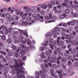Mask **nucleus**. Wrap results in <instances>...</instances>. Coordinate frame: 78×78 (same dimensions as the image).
<instances>
[{"label": "nucleus", "mask_w": 78, "mask_h": 78, "mask_svg": "<svg viewBox=\"0 0 78 78\" xmlns=\"http://www.w3.org/2000/svg\"><path fill=\"white\" fill-rule=\"evenodd\" d=\"M18 66L15 65L14 66L12 65L10 66L11 69H13L14 67H15L14 70L16 71L17 75H19L20 73L23 74L24 73V70H25V69L23 67L22 68V66L25 64V62H22L21 60H19L18 61Z\"/></svg>", "instance_id": "nucleus-1"}, {"label": "nucleus", "mask_w": 78, "mask_h": 78, "mask_svg": "<svg viewBox=\"0 0 78 78\" xmlns=\"http://www.w3.org/2000/svg\"><path fill=\"white\" fill-rule=\"evenodd\" d=\"M27 44L29 46H30L29 47L27 48L23 44H21V46L22 47V50L23 52H25L26 51V50H27V51L29 52L30 51V49H29L28 48H30L31 50H33L34 49H35V46L33 45H31V43L30 41H28Z\"/></svg>", "instance_id": "nucleus-2"}, {"label": "nucleus", "mask_w": 78, "mask_h": 78, "mask_svg": "<svg viewBox=\"0 0 78 78\" xmlns=\"http://www.w3.org/2000/svg\"><path fill=\"white\" fill-rule=\"evenodd\" d=\"M37 16L38 17V18H36L35 19V20H40V22H44V20H43V17H42V16H40V14L39 13H37Z\"/></svg>", "instance_id": "nucleus-3"}, {"label": "nucleus", "mask_w": 78, "mask_h": 78, "mask_svg": "<svg viewBox=\"0 0 78 78\" xmlns=\"http://www.w3.org/2000/svg\"><path fill=\"white\" fill-rule=\"evenodd\" d=\"M9 20L10 21H12L13 20H19V18L17 17L16 15H14L13 16V18H10Z\"/></svg>", "instance_id": "nucleus-4"}, {"label": "nucleus", "mask_w": 78, "mask_h": 78, "mask_svg": "<svg viewBox=\"0 0 78 78\" xmlns=\"http://www.w3.org/2000/svg\"><path fill=\"white\" fill-rule=\"evenodd\" d=\"M67 16V15L63 14L62 15H59V17L60 19H64V18H66Z\"/></svg>", "instance_id": "nucleus-5"}, {"label": "nucleus", "mask_w": 78, "mask_h": 78, "mask_svg": "<svg viewBox=\"0 0 78 78\" xmlns=\"http://www.w3.org/2000/svg\"><path fill=\"white\" fill-rule=\"evenodd\" d=\"M70 23L71 25H72V26H73V25H75V21H71L67 23V24L68 25V26L69 27H70Z\"/></svg>", "instance_id": "nucleus-6"}, {"label": "nucleus", "mask_w": 78, "mask_h": 78, "mask_svg": "<svg viewBox=\"0 0 78 78\" xmlns=\"http://www.w3.org/2000/svg\"><path fill=\"white\" fill-rule=\"evenodd\" d=\"M35 75H36L35 78H39V76L41 74L39 72L37 71H36L35 72Z\"/></svg>", "instance_id": "nucleus-7"}, {"label": "nucleus", "mask_w": 78, "mask_h": 78, "mask_svg": "<svg viewBox=\"0 0 78 78\" xmlns=\"http://www.w3.org/2000/svg\"><path fill=\"white\" fill-rule=\"evenodd\" d=\"M20 25L22 26H24L25 25V21H24V20H20Z\"/></svg>", "instance_id": "nucleus-8"}, {"label": "nucleus", "mask_w": 78, "mask_h": 78, "mask_svg": "<svg viewBox=\"0 0 78 78\" xmlns=\"http://www.w3.org/2000/svg\"><path fill=\"white\" fill-rule=\"evenodd\" d=\"M32 16V17L34 18L35 19H36L37 18V16H36L35 14H32L31 13H30L28 14V16Z\"/></svg>", "instance_id": "nucleus-9"}, {"label": "nucleus", "mask_w": 78, "mask_h": 78, "mask_svg": "<svg viewBox=\"0 0 78 78\" xmlns=\"http://www.w3.org/2000/svg\"><path fill=\"white\" fill-rule=\"evenodd\" d=\"M41 7L42 8H44V9H46L47 8V4H42L41 5Z\"/></svg>", "instance_id": "nucleus-10"}, {"label": "nucleus", "mask_w": 78, "mask_h": 78, "mask_svg": "<svg viewBox=\"0 0 78 78\" xmlns=\"http://www.w3.org/2000/svg\"><path fill=\"white\" fill-rule=\"evenodd\" d=\"M52 34L53 35H54V37H57V32L56 30H54L52 32Z\"/></svg>", "instance_id": "nucleus-11"}, {"label": "nucleus", "mask_w": 78, "mask_h": 78, "mask_svg": "<svg viewBox=\"0 0 78 78\" xmlns=\"http://www.w3.org/2000/svg\"><path fill=\"white\" fill-rule=\"evenodd\" d=\"M27 41V39L25 38H22L21 40L22 43L23 44L25 45L26 44V42Z\"/></svg>", "instance_id": "nucleus-12"}, {"label": "nucleus", "mask_w": 78, "mask_h": 78, "mask_svg": "<svg viewBox=\"0 0 78 78\" xmlns=\"http://www.w3.org/2000/svg\"><path fill=\"white\" fill-rule=\"evenodd\" d=\"M14 30H17V31L13 32H14V34H18V33H19V30H20L18 28H14Z\"/></svg>", "instance_id": "nucleus-13"}, {"label": "nucleus", "mask_w": 78, "mask_h": 78, "mask_svg": "<svg viewBox=\"0 0 78 78\" xmlns=\"http://www.w3.org/2000/svg\"><path fill=\"white\" fill-rule=\"evenodd\" d=\"M16 15H20V13L22 14L21 12L18 10H16Z\"/></svg>", "instance_id": "nucleus-14"}, {"label": "nucleus", "mask_w": 78, "mask_h": 78, "mask_svg": "<svg viewBox=\"0 0 78 78\" xmlns=\"http://www.w3.org/2000/svg\"><path fill=\"white\" fill-rule=\"evenodd\" d=\"M8 67L7 66H5L4 68V71L5 72H8Z\"/></svg>", "instance_id": "nucleus-15"}, {"label": "nucleus", "mask_w": 78, "mask_h": 78, "mask_svg": "<svg viewBox=\"0 0 78 78\" xmlns=\"http://www.w3.org/2000/svg\"><path fill=\"white\" fill-rule=\"evenodd\" d=\"M59 28H58V27H55V28L54 30L55 31H57V32H59L60 31V30H59Z\"/></svg>", "instance_id": "nucleus-16"}, {"label": "nucleus", "mask_w": 78, "mask_h": 78, "mask_svg": "<svg viewBox=\"0 0 78 78\" xmlns=\"http://www.w3.org/2000/svg\"><path fill=\"white\" fill-rule=\"evenodd\" d=\"M62 5L63 6H66V7L68 8H69L70 6V5H67V4H66L65 3H62Z\"/></svg>", "instance_id": "nucleus-17"}, {"label": "nucleus", "mask_w": 78, "mask_h": 78, "mask_svg": "<svg viewBox=\"0 0 78 78\" xmlns=\"http://www.w3.org/2000/svg\"><path fill=\"white\" fill-rule=\"evenodd\" d=\"M12 30V27H10L9 28V31H8L7 30V34H8V33H9L10 34H11L12 31L10 30Z\"/></svg>", "instance_id": "nucleus-18"}, {"label": "nucleus", "mask_w": 78, "mask_h": 78, "mask_svg": "<svg viewBox=\"0 0 78 78\" xmlns=\"http://www.w3.org/2000/svg\"><path fill=\"white\" fill-rule=\"evenodd\" d=\"M31 9L29 7H28L27 9L26 10V11L27 13L30 12L31 11Z\"/></svg>", "instance_id": "nucleus-19"}, {"label": "nucleus", "mask_w": 78, "mask_h": 78, "mask_svg": "<svg viewBox=\"0 0 78 78\" xmlns=\"http://www.w3.org/2000/svg\"><path fill=\"white\" fill-rule=\"evenodd\" d=\"M10 15L9 13H7L5 14V17L7 19H9L10 17Z\"/></svg>", "instance_id": "nucleus-20"}, {"label": "nucleus", "mask_w": 78, "mask_h": 78, "mask_svg": "<svg viewBox=\"0 0 78 78\" xmlns=\"http://www.w3.org/2000/svg\"><path fill=\"white\" fill-rule=\"evenodd\" d=\"M73 43L74 45H78V42L75 40H74L73 42Z\"/></svg>", "instance_id": "nucleus-21"}, {"label": "nucleus", "mask_w": 78, "mask_h": 78, "mask_svg": "<svg viewBox=\"0 0 78 78\" xmlns=\"http://www.w3.org/2000/svg\"><path fill=\"white\" fill-rule=\"evenodd\" d=\"M76 51L75 49H73L72 51V53H71L72 54H73L74 55H75V54H76Z\"/></svg>", "instance_id": "nucleus-22"}, {"label": "nucleus", "mask_w": 78, "mask_h": 78, "mask_svg": "<svg viewBox=\"0 0 78 78\" xmlns=\"http://www.w3.org/2000/svg\"><path fill=\"white\" fill-rule=\"evenodd\" d=\"M7 53H8V55L9 56H12V55H13L12 52L10 51H9Z\"/></svg>", "instance_id": "nucleus-23"}, {"label": "nucleus", "mask_w": 78, "mask_h": 78, "mask_svg": "<svg viewBox=\"0 0 78 78\" xmlns=\"http://www.w3.org/2000/svg\"><path fill=\"white\" fill-rule=\"evenodd\" d=\"M26 20L27 21H28L29 22H30L31 20V18L30 16H28L26 18Z\"/></svg>", "instance_id": "nucleus-24"}, {"label": "nucleus", "mask_w": 78, "mask_h": 78, "mask_svg": "<svg viewBox=\"0 0 78 78\" xmlns=\"http://www.w3.org/2000/svg\"><path fill=\"white\" fill-rule=\"evenodd\" d=\"M55 22V20H51L48 21V22H47L45 21V23H51V22Z\"/></svg>", "instance_id": "nucleus-25"}, {"label": "nucleus", "mask_w": 78, "mask_h": 78, "mask_svg": "<svg viewBox=\"0 0 78 78\" xmlns=\"http://www.w3.org/2000/svg\"><path fill=\"white\" fill-rule=\"evenodd\" d=\"M58 40H57V42H58V45L59 46L60 45L59 44V40L60 39V37H59L57 38Z\"/></svg>", "instance_id": "nucleus-26"}, {"label": "nucleus", "mask_w": 78, "mask_h": 78, "mask_svg": "<svg viewBox=\"0 0 78 78\" xmlns=\"http://www.w3.org/2000/svg\"><path fill=\"white\" fill-rule=\"evenodd\" d=\"M48 71V69L46 68H44L43 69V72L44 73H46Z\"/></svg>", "instance_id": "nucleus-27"}, {"label": "nucleus", "mask_w": 78, "mask_h": 78, "mask_svg": "<svg viewBox=\"0 0 78 78\" xmlns=\"http://www.w3.org/2000/svg\"><path fill=\"white\" fill-rule=\"evenodd\" d=\"M25 31H24L23 30H20V34H24Z\"/></svg>", "instance_id": "nucleus-28"}, {"label": "nucleus", "mask_w": 78, "mask_h": 78, "mask_svg": "<svg viewBox=\"0 0 78 78\" xmlns=\"http://www.w3.org/2000/svg\"><path fill=\"white\" fill-rule=\"evenodd\" d=\"M52 67L53 69H56V68H57V66H56V65L55 64H53L52 66Z\"/></svg>", "instance_id": "nucleus-29"}, {"label": "nucleus", "mask_w": 78, "mask_h": 78, "mask_svg": "<svg viewBox=\"0 0 78 78\" xmlns=\"http://www.w3.org/2000/svg\"><path fill=\"white\" fill-rule=\"evenodd\" d=\"M35 22V20H32L31 22L30 23H29L28 25H31V23H34Z\"/></svg>", "instance_id": "nucleus-30"}, {"label": "nucleus", "mask_w": 78, "mask_h": 78, "mask_svg": "<svg viewBox=\"0 0 78 78\" xmlns=\"http://www.w3.org/2000/svg\"><path fill=\"white\" fill-rule=\"evenodd\" d=\"M65 41L67 44H70L71 42V39H70L68 40H65Z\"/></svg>", "instance_id": "nucleus-31"}, {"label": "nucleus", "mask_w": 78, "mask_h": 78, "mask_svg": "<svg viewBox=\"0 0 78 78\" xmlns=\"http://www.w3.org/2000/svg\"><path fill=\"white\" fill-rule=\"evenodd\" d=\"M50 72L51 73V74H53L54 73V72H55V71L54 70V69H53V68H51L50 70Z\"/></svg>", "instance_id": "nucleus-32"}, {"label": "nucleus", "mask_w": 78, "mask_h": 78, "mask_svg": "<svg viewBox=\"0 0 78 78\" xmlns=\"http://www.w3.org/2000/svg\"><path fill=\"white\" fill-rule=\"evenodd\" d=\"M40 56L41 57V58H46V56L44 55V54L43 53L41 54Z\"/></svg>", "instance_id": "nucleus-33"}, {"label": "nucleus", "mask_w": 78, "mask_h": 78, "mask_svg": "<svg viewBox=\"0 0 78 78\" xmlns=\"http://www.w3.org/2000/svg\"><path fill=\"white\" fill-rule=\"evenodd\" d=\"M40 13L42 15H44L45 14V12L43 10H41Z\"/></svg>", "instance_id": "nucleus-34"}, {"label": "nucleus", "mask_w": 78, "mask_h": 78, "mask_svg": "<svg viewBox=\"0 0 78 78\" xmlns=\"http://www.w3.org/2000/svg\"><path fill=\"white\" fill-rule=\"evenodd\" d=\"M13 60L15 62V64H16V66H18V65H19V63H18V64L17 65V60L16 59V58H14Z\"/></svg>", "instance_id": "nucleus-35"}, {"label": "nucleus", "mask_w": 78, "mask_h": 78, "mask_svg": "<svg viewBox=\"0 0 78 78\" xmlns=\"http://www.w3.org/2000/svg\"><path fill=\"white\" fill-rule=\"evenodd\" d=\"M12 48L14 50H17V47L15 45H13L12 46Z\"/></svg>", "instance_id": "nucleus-36"}, {"label": "nucleus", "mask_w": 78, "mask_h": 78, "mask_svg": "<svg viewBox=\"0 0 78 78\" xmlns=\"http://www.w3.org/2000/svg\"><path fill=\"white\" fill-rule=\"evenodd\" d=\"M69 9H66L65 10V13H66V14H68V13H69Z\"/></svg>", "instance_id": "nucleus-37"}, {"label": "nucleus", "mask_w": 78, "mask_h": 78, "mask_svg": "<svg viewBox=\"0 0 78 78\" xmlns=\"http://www.w3.org/2000/svg\"><path fill=\"white\" fill-rule=\"evenodd\" d=\"M3 28L4 31H6V30H7V27L6 26H4V25H3Z\"/></svg>", "instance_id": "nucleus-38"}, {"label": "nucleus", "mask_w": 78, "mask_h": 78, "mask_svg": "<svg viewBox=\"0 0 78 78\" xmlns=\"http://www.w3.org/2000/svg\"><path fill=\"white\" fill-rule=\"evenodd\" d=\"M1 39H2L3 41H5V40L6 39V37H5V35H2Z\"/></svg>", "instance_id": "nucleus-39"}, {"label": "nucleus", "mask_w": 78, "mask_h": 78, "mask_svg": "<svg viewBox=\"0 0 78 78\" xmlns=\"http://www.w3.org/2000/svg\"><path fill=\"white\" fill-rule=\"evenodd\" d=\"M49 45L50 46V48H51V50H53V45H52L51 43L49 44Z\"/></svg>", "instance_id": "nucleus-40"}, {"label": "nucleus", "mask_w": 78, "mask_h": 78, "mask_svg": "<svg viewBox=\"0 0 78 78\" xmlns=\"http://www.w3.org/2000/svg\"><path fill=\"white\" fill-rule=\"evenodd\" d=\"M32 11L34 13H35V12H36V9L35 8H33L32 9Z\"/></svg>", "instance_id": "nucleus-41"}, {"label": "nucleus", "mask_w": 78, "mask_h": 78, "mask_svg": "<svg viewBox=\"0 0 78 78\" xmlns=\"http://www.w3.org/2000/svg\"><path fill=\"white\" fill-rule=\"evenodd\" d=\"M23 34H24V35L26 37H28V34H27L26 31L24 32V33Z\"/></svg>", "instance_id": "nucleus-42"}, {"label": "nucleus", "mask_w": 78, "mask_h": 78, "mask_svg": "<svg viewBox=\"0 0 78 78\" xmlns=\"http://www.w3.org/2000/svg\"><path fill=\"white\" fill-rule=\"evenodd\" d=\"M41 77L42 78H45L46 77V75L45 74H43L41 75Z\"/></svg>", "instance_id": "nucleus-43"}, {"label": "nucleus", "mask_w": 78, "mask_h": 78, "mask_svg": "<svg viewBox=\"0 0 78 78\" xmlns=\"http://www.w3.org/2000/svg\"><path fill=\"white\" fill-rule=\"evenodd\" d=\"M44 50V47H40L39 48V50L40 51H43Z\"/></svg>", "instance_id": "nucleus-44"}, {"label": "nucleus", "mask_w": 78, "mask_h": 78, "mask_svg": "<svg viewBox=\"0 0 78 78\" xmlns=\"http://www.w3.org/2000/svg\"><path fill=\"white\" fill-rule=\"evenodd\" d=\"M62 61H63V62H66V58L65 57H63L62 58Z\"/></svg>", "instance_id": "nucleus-45"}, {"label": "nucleus", "mask_w": 78, "mask_h": 78, "mask_svg": "<svg viewBox=\"0 0 78 78\" xmlns=\"http://www.w3.org/2000/svg\"><path fill=\"white\" fill-rule=\"evenodd\" d=\"M7 42L8 44H10L11 42V39H8L7 41Z\"/></svg>", "instance_id": "nucleus-46"}, {"label": "nucleus", "mask_w": 78, "mask_h": 78, "mask_svg": "<svg viewBox=\"0 0 78 78\" xmlns=\"http://www.w3.org/2000/svg\"><path fill=\"white\" fill-rule=\"evenodd\" d=\"M74 66L76 67H78V62H76L74 63Z\"/></svg>", "instance_id": "nucleus-47"}, {"label": "nucleus", "mask_w": 78, "mask_h": 78, "mask_svg": "<svg viewBox=\"0 0 78 78\" xmlns=\"http://www.w3.org/2000/svg\"><path fill=\"white\" fill-rule=\"evenodd\" d=\"M57 44V42H56V41H54L53 42V45L55 46Z\"/></svg>", "instance_id": "nucleus-48"}, {"label": "nucleus", "mask_w": 78, "mask_h": 78, "mask_svg": "<svg viewBox=\"0 0 78 78\" xmlns=\"http://www.w3.org/2000/svg\"><path fill=\"white\" fill-rule=\"evenodd\" d=\"M17 23V22L13 21L11 24L12 25H16Z\"/></svg>", "instance_id": "nucleus-49"}, {"label": "nucleus", "mask_w": 78, "mask_h": 78, "mask_svg": "<svg viewBox=\"0 0 78 78\" xmlns=\"http://www.w3.org/2000/svg\"><path fill=\"white\" fill-rule=\"evenodd\" d=\"M50 62H51V63H56V60H51L50 61Z\"/></svg>", "instance_id": "nucleus-50"}, {"label": "nucleus", "mask_w": 78, "mask_h": 78, "mask_svg": "<svg viewBox=\"0 0 78 78\" xmlns=\"http://www.w3.org/2000/svg\"><path fill=\"white\" fill-rule=\"evenodd\" d=\"M64 2L66 4H68V3H69V0H65L64 1Z\"/></svg>", "instance_id": "nucleus-51"}, {"label": "nucleus", "mask_w": 78, "mask_h": 78, "mask_svg": "<svg viewBox=\"0 0 78 78\" xmlns=\"http://www.w3.org/2000/svg\"><path fill=\"white\" fill-rule=\"evenodd\" d=\"M22 18H23V19H22V20H24V19H25V18H26V17L24 15H22L21 16Z\"/></svg>", "instance_id": "nucleus-52"}, {"label": "nucleus", "mask_w": 78, "mask_h": 78, "mask_svg": "<svg viewBox=\"0 0 78 78\" xmlns=\"http://www.w3.org/2000/svg\"><path fill=\"white\" fill-rule=\"evenodd\" d=\"M11 72L12 74H15L16 73V71L14 69H12Z\"/></svg>", "instance_id": "nucleus-53"}, {"label": "nucleus", "mask_w": 78, "mask_h": 78, "mask_svg": "<svg viewBox=\"0 0 78 78\" xmlns=\"http://www.w3.org/2000/svg\"><path fill=\"white\" fill-rule=\"evenodd\" d=\"M41 45H42V46H44V47H46L47 45H48V44H45L44 43H42L41 44Z\"/></svg>", "instance_id": "nucleus-54"}, {"label": "nucleus", "mask_w": 78, "mask_h": 78, "mask_svg": "<svg viewBox=\"0 0 78 78\" xmlns=\"http://www.w3.org/2000/svg\"><path fill=\"white\" fill-rule=\"evenodd\" d=\"M73 7L75 9H77V5L76 4H74L73 5Z\"/></svg>", "instance_id": "nucleus-55"}, {"label": "nucleus", "mask_w": 78, "mask_h": 78, "mask_svg": "<svg viewBox=\"0 0 78 78\" xmlns=\"http://www.w3.org/2000/svg\"><path fill=\"white\" fill-rule=\"evenodd\" d=\"M51 58L50 57V56H48L47 58V60L48 61H51Z\"/></svg>", "instance_id": "nucleus-56"}, {"label": "nucleus", "mask_w": 78, "mask_h": 78, "mask_svg": "<svg viewBox=\"0 0 78 78\" xmlns=\"http://www.w3.org/2000/svg\"><path fill=\"white\" fill-rule=\"evenodd\" d=\"M48 6L49 8H52V5L50 4H48Z\"/></svg>", "instance_id": "nucleus-57"}, {"label": "nucleus", "mask_w": 78, "mask_h": 78, "mask_svg": "<svg viewBox=\"0 0 78 78\" xmlns=\"http://www.w3.org/2000/svg\"><path fill=\"white\" fill-rule=\"evenodd\" d=\"M44 18L47 20H49L50 19V17L48 16H45Z\"/></svg>", "instance_id": "nucleus-58"}, {"label": "nucleus", "mask_w": 78, "mask_h": 78, "mask_svg": "<svg viewBox=\"0 0 78 78\" xmlns=\"http://www.w3.org/2000/svg\"><path fill=\"white\" fill-rule=\"evenodd\" d=\"M62 30L63 32H66L67 31V30L64 28H62Z\"/></svg>", "instance_id": "nucleus-59"}, {"label": "nucleus", "mask_w": 78, "mask_h": 78, "mask_svg": "<svg viewBox=\"0 0 78 78\" xmlns=\"http://www.w3.org/2000/svg\"><path fill=\"white\" fill-rule=\"evenodd\" d=\"M60 44L61 45H64V42H63V41H60Z\"/></svg>", "instance_id": "nucleus-60"}, {"label": "nucleus", "mask_w": 78, "mask_h": 78, "mask_svg": "<svg viewBox=\"0 0 78 78\" xmlns=\"http://www.w3.org/2000/svg\"><path fill=\"white\" fill-rule=\"evenodd\" d=\"M46 55H47L48 56H49V55H50V54L49 53V52L48 51H47L46 52Z\"/></svg>", "instance_id": "nucleus-61"}, {"label": "nucleus", "mask_w": 78, "mask_h": 78, "mask_svg": "<svg viewBox=\"0 0 78 78\" xmlns=\"http://www.w3.org/2000/svg\"><path fill=\"white\" fill-rule=\"evenodd\" d=\"M15 56L16 57V58L18 57V56H19L18 55V53H15L14 54Z\"/></svg>", "instance_id": "nucleus-62"}, {"label": "nucleus", "mask_w": 78, "mask_h": 78, "mask_svg": "<svg viewBox=\"0 0 78 78\" xmlns=\"http://www.w3.org/2000/svg\"><path fill=\"white\" fill-rule=\"evenodd\" d=\"M51 75H52V76H53V77H54V78H55V76H57V75H56V74H52Z\"/></svg>", "instance_id": "nucleus-63"}, {"label": "nucleus", "mask_w": 78, "mask_h": 78, "mask_svg": "<svg viewBox=\"0 0 78 78\" xmlns=\"http://www.w3.org/2000/svg\"><path fill=\"white\" fill-rule=\"evenodd\" d=\"M73 16H74V17H78V14L77 13H74L73 14Z\"/></svg>", "instance_id": "nucleus-64"}]
</instances>
